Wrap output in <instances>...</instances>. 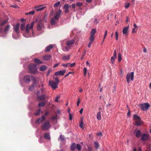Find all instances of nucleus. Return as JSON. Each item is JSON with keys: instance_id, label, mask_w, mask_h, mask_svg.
<instances>
[{"instance_id": "e433bc0d", "label": "nucleus", "mask_w": 151, "mask_h": 151, "mask_svg": "<svg viewBox=\"0 0 151 151\" xmlns=\"http://www.w3.org/2000/svg\"><path fill=\"white\" fill-rule=\"evenodd\" d=\"M76 149L78 150H81V146L79 144H77L76 146Z\"/></svg>"}, {"instance_id": "13d9d810", "label": "nucleus", "mask_w": 151, "mask_h": 151, "mask_svg": "<svg viewBox=\"0 0 151 151\" xmlns=\"http://www.w3.org/2000/svg\"><path fill=\"white\" fill-rule=\"evenodd\" d=\"M114 56H115V57L116 56V49H115L114 51Z\"/></svg>"}, {"instance_id": "9d476101", "label": "nucleus", "mask_w": 151, "mask_h": 151, "mask_svg": "<svg viewBox=\"0 0 151 151\" xmlns=\"http://www.w3.org/2000/svg\"><path fill=\"white\" fill-rule=\"evenodd\" d=\"M134 73L132 72L129 73H128L126 75V80L127 83H129L130 82V79L131 81H133L134 80Z\"/></svg>"}, {"instance_id": "e2e57ef3", "label": "nucleus", "mask_w": 151, "mask_h": 151, "mask_svg": "<svg viewBox=\"0 0 151 151\" xmlns=\"http://www.w3.org/2000/svg\"><path fill=\"white\" fill-rule=\"evenodd\" d=\"M72 7L73 8L75 9L76 8V4H72Z\"/></svg>"}, {"instance_id": "393cba45", "label": "nucleus", "mask_w": 151, "mask_h": 151, "mask_svg": "<svg viewBox=\"0 0 151 151\" xmlns=\"http://www.w3.org/2000/svg\"><path fill=\"white\" fill-rule=\"evenodd\" d=\"M47 67L45 65H43L40 68V70L41 71H44L47 69Z\"/></svg>"}, {"instance_id": "473e14b6", "label": "nucleus", "mask_w": 151, "mask_h": 151, "mask_svg": "<svg viewBox=\"0 0 151 151\" xmlns=\"http://www.w3.org/2000/svg\"><path fill=\"white\" fill-rule=\"evenodd\" d=\"M122 60V55L120 53H119L118 54V61L120 62Z\"/></svg>"}, {"instance_id": "cd10ccee", "label": "nucleus", "mask_w": 151, "mask_h": 151, "mask_svg": "<svg viewBox=\"0 0 151 151\" xmlns=\"http://www.w3.org/2000/svg\"><path fill=\"white\" fill-rule=\"evenodd\" d=\"M96 30L95 29H91V32L90 35L94 36V34L96 33Z\"/></svg>"}, {"instance_id": "dca6fc26", "label": "nucleus", "mask_w": 151, "mask_h": 151, "mask_svg": "<svg viewBox=\"0 0 151 151\" xmlns=\"http://www.w3.org/2000/svg\"><path fill=\"white\" fill-rule=\"evenodd\" d=\"M45 116H42L41 117L38 119L36 121V123H41L43 121L45 120Z\"/></svg>"}, {"instance_id": "6e6d98bb", "label": "nucleus", "mask_w": 151, "mask_h": 151, "mask_svg": "<svg viewBox=\"0 0 151 151\" xmlns=\"http://www.w3.org/2000/svg\"><path fill=\"white\" fill-rule=\"evenodd\" d=\"M10 7H12L15 8L18 7L17 5H11L10 6Z\"/></svg>"}, {"instance_id": "7c9ffc66", "label": "nucleus", "mask_w": 151, "mask_h": 151, "mask_svg": "<svg viewBox=\"0 0 151 151\" xmlns=\"http://www.w3.org/2000/svg\"><path fill=\"white\" fill-rule=\"evenodd\" d=\"M101 112L100 111L97 114V119L99 120H101Z\"/></svg>"}, {"instance_id": "c03bdc74", "label": "nucleus", "mask_w": 151, "mask_h": 151, "mask_svg": "<svg viewBox=\"0 0 151 151\" xmlns=\"http://www.w3.org/2000/svg\"><path fill=\"white\" fill-rule=\"evenodd\" d=\"M94 144L95 145V147L97 148H98L99 147V143L96 142H94Z\"/></svg>"}, {"instance_id": "603ef678", "label": "nucleus", "mask_w": 151, "mask_h": 151, "mask_svg": "<svg viewBox=\"0 0 151 151\" xmlns=\"http://www.w3.org/2000/svg\"><path fill=\"white\" fill-rule=\"evenodd\" d=\"M57 115H56L55 116H52V120H57Z\"/></svg>"}, {"instance_id": "774afa93", "label": "nucleus", "mask_w": 151, "mask_h": 151, "mask_svg": "<svg viewBox=\"0 0 151 151\" xmlns=\"http://www.w3.org/2000/svg\"><path fill=\"white\" fill-rule=\"evenodd\" d=\"M83 110V108H81L79 112H80V113L81 114H82Z\"/></svg>"}, {"instance_id": "ddd939ff", "label": "nucleus", "mask_w": 151, "mask_h": 151, "mask_svg": "<svg viewBox=\"0 0 151 151\" xmlns=\"http://www.w3.org/2000/svg\"><path fill=\"white\" fill-rule=\"evenodd\" d=\"M46 6H44L43 5H41L35 6L34 7V9L36 11H39L42 10Z\"/></svg>"}, {"instance_id": "69168bd1", "label": "nucleus", "mask_w": 151, "mask_h": 151, "mask_svg": "<svg viewBox=\"0 0 151 151\" xmlns=\"http://www.w3.org/2000/svg\"><path fill=\"white\" fill-rule=\"evenodd\" d=\"M132 32L133 33L136 32L137 30H135V28H134L133 29Z\"/></svg>"}, {"instance_id": "de8ad7c7", "label": "nucleus", "mask_w": 151, "mask_h": 151, "mask_svg": "<svg viewBox=\"0 0 151 151\" xmlns=\"http://www.w3.org/2000/svg\"><path fill=\"white\" fill-rule=\"evenodd\" d=\"M115 37L116 39V40H117L118 39V32L117 31H116L115 33Z\"/></svg>"}, {"instance_id": "a19ab883", "label": "nucleus", "mask_w": 151, "mask_h": 151, "mask_svg": "<svg viewBox=\"0 0 151 151\" xmlns=\"http://www.w3.org/2000/svg\"><path fill=\"white\" fill-rule=\"evenodd\" d=\"M60 98V96H57L55 100V101L56 102H58Z\"/></svg>"}, {"instance_id": "37998d69", "label": "nucleus", "mask_w": 151, "mask_h": 151, "mask_svg": "<svg viewBox=\"0 0 151 151\" xmlns=\"http://www.w3.org/2000/svg\"><path fill=\"white\" fill-rule=\"evenodd\" d=\"M35 12L34 11H31L29 12L28 13H26V14L28 15V14H31V15H33L35 14Z\"/></svg>"}, {"instance_id": "4468645a", "label": "nucleus", "mask_w": 151, "mask_h": 151, "mask_svg": "<svg viewBox=\"0 0 151 151\" xmlns=\"http://www.w3.org/2000/svg\"><path fill=\"white\" fill-rule=\"evenodd\" d=\"M65 70H60L55 72V76H58L59 75L62 76L65 74Z\"/></svg>"}, {"instance_id": "b1692460", "label": "nucleus", "mask_w": 151, "mask_h": 151, "mask_svg": "<svg viewBox=\"0 0 151 151\" xmlns=\"http://www.w3.org/2000/svg\"><path fill=\"white\" fill-rule=\"evenodd\" d=\"M70 55H68L67 56H64L62 57V59L63 60L65 61L66 60H69L70 59Z\"/></svg>"}, {"instance_id": "4be33fe9", "label": "nucleus", "mask_w": 151, "mask_h": 151, "mask_svg": "<svg viewBox=\"0 0 151 151\" xmlns=\"http://www.w3.org/2000/svg\"><path fill=\"white\" fill-rule=\"evenodd\" d=\"M10 27L9 25H7L6 26L4 29V32L5 33H6V32L9 31Z\"/></svg>"}, {"instance_id": "0eeeda50", "label": "nucleus", "mask_w": 151, "mask_h": 151, "mask_svg": "<svg viewBox=\"0 0 151 151\" xmlns=\"http://www.w3.org/2000/svg\"><path fill=\"white\" fill-rule=\"evenodd\" d=\"M28 68L30 72L32 73L35 74L37 72V65L35 64H30L28 66Z\"/></svg>"}, {"instance_id": "09e8293b", "label": "nucleus", "mask_w": 151, "mask_h": 151, "mask_svg": "<svg viewBox=\"0 0 151 151\" xmlns=\"http://www.w3.org/2000/svg\"><path fill=\"white\" fill-rule=\"evenodd\" d=\"M83 5V4L81 2H78L76 4V5L77 6H81Z\"/></svg>"}, {"instance_id": "ea45409f", "label": "nucleus", "mask_w": 151, "mask_h": 151, "mask_svg": "<svg viewBox=\"0 0 151 151\" xmlns=\"http://www.w3.org/2000/svg\"><path fill=\"white\" fill-rule=\"evenodd\" d=\"M60 1H58L57 3H55L54 5L55 7L58 6L60 4Z\"/></svg>"}, {"instance_id": "aec40b11", "label": "nucleus", "mask_w": 151, "mask_h": 151, "mask_svg": "<svg viewBox=\"0 0 151 151\" xmlns=\"http://www.w3.org/2000/svg\"><path fill=\"white\" fill-rule=\"evenodd\" d=\"M129 27V25L127 27H124L123 29V33L124 34L127 35L128 34V27Z\"/></svg>"}, {"instance_id": "3c124183", "label": "nucleus", "mask_w": 151, "mask_h": 151, "mask_svg": "<svg viewBox=\"0 0 151 151\" xmlns=\"http://www.w3.org/2000/svg\"><path fill=\"white\" fill-rule=\"evenodd\" d=\"M99 23V22L98 21V20L96 18H95L94 19V24H98Z\"/></svg>"}, {"instance_id": "bf43d9fd", "label": "nucleus", "mask_w": 151, "mask_h": 151, "mask_svg": "<svg viewBox=\"0 0 151 151\" xmlns=\"http://www.w3.org/2000/svg\"><path fill=\"white\" fill-rule=\"evenodd\" d=\"M52 71V70L50 69H49L48 70L47 73V75L48 76L50 73H51Z\"/></svg>"}, {"instance_id": "58836bf2", "label": "nucleus", "mask_w": 151, "mask_h": 151, "mask_svg": "<svg viewBox=\"0 0 151 151\" xmlns=\"http://www.w3.org/2000/svg\"><path fill=\"white\" fill-rule=\"evenodd\" d=\"M94 39V36L90 35L89 40L90 41H93Z\"/></svg>"}, {"instance_id": "864d4df0", "label": "nucleus", "mask_w": 151, "mask_h": 151, "mask_svg": "<svg viewBox=\"0 0 151 151\" xmlns=\"http://www.w3.org/2000/svg\"><path fill=\"white\" fill-rule=\"evenodd\" d=\"M75 65H76L75 63H73L71 64H70L69 65L70 67H73Z\"/></svg>"}, {"instance_id": "1a4fd4ad", "label": "nucleus", "mask_w": 151, "mask_h": 151, "mask_svg": "<svg viewBox=\"0 0 151 151\" xmlns=\"http://www.w3.org/2000/svg\"><path fill=\"white\" fill-rule=\"evenodd\" d=\"M133 119L135 121V125L136 126H138L141 125L142 121L139 116L136 114H134L133 115Z\"/></svg>"}, {"instance_id": "7ed1b4c3", "label": "nucleus", "mask_w": 151, "mask_h": 151, "mask_svg": "<svg viewBox=\"0 0 151 151\" xmlns=\"http://www.w3.org/2000/svg\"><path fill=\"white\" fill-rule=\"evenodd\" d=\"M31 79L33 81V83L36 85L37 82L35 78L33 76L31 75H26L24 76L23 78L24 81L27 83L30 82Z\"/></svg>"}, {"instance_id": "c9c22d12", "label": "nucleus", "mask_w": 151, "mask_h": 151, "mask_svg": "<svg viewBox=\"0 0 151 151\" xmlns=\"http://www.w3.org/2000/svg\"><path fill=\"white\" fill-rule=\"evenodd\" d=\"M25 24L24 23H22L21 25V29L22 30H23L24 29Z\"/></svg>"}, {"instance_id": "5fc2aeb1", "label": "nucleus", "mask_w": 151, "mask_h": 151, "mask_svg": "<svg viewBox=\"0 0 151 151\" xmlns=\"http://www.w3.org/2000/svg\"><path fill=\"white\" fill-rule=\"evenodd\" d=\"M83 121H81V123H80L79 126L81 128H83Z\"/></svg>"}, {"instance_id": "a18cd8bd", "label": "nucleus", "mask_w": 151, "mask_h": 151, "mask_svg": "<svg viewBox=\"0 0 151 151\" xmlns=\"http://www.w3.org/2000/svg\"><path fill=\"white\" fill-rule=\"evenodd\" d=\"M59 138H60V139L62 141H64L65 139L64 136H62V135H60Z\"/></svg>"}, {"instance_id": "49530a36", "label": "nucleus", "mask_w": 151, "mask_h": 151, "mask_svg": "<svg viewBox=\"0 0 151 151\" xmlns=\"http://www.w3.org/2000/svg\"><path fill=\"white\" fill-rule=\"evenodd\" d=\"M54 78L55 79V82H56L55 83H57V84H58L59 83V81L58 78Z\"/></svg>"}, {"instance_id": "052dcab7", "label": "nucleus", "mask_w": 151, "mask_h": 151, "mask_svg": "<svg viewBox=\"0 0 151 151\" xmlns=\"http://www.w3.org/2000/svg\"><path fill=\"white\" fill-rule=\"evenodd\" d=\"M69 115L70 120H72V119L73 117H72V116L71 114H69Z\"/></svg>"}, {"instance_id": "423d86ee", "label": "nucleus", "mask_w": 151, "mask_h": 151, "mask_svg": "<svg viewBox=\"0 0 151 151\" xmlns=\"http://www.w3.org/2000/svg\"><path fill=\"white\" fill-rule=\"evenodd\" d=\"M74 43L75 41L73 40L67 41L66 43V46L64 48H63V50L64 51H65V50L66 51H69L70 50L72 45Z\"/></svg>"}, {"instance_id": "4d7b16f0", "label": "nucleus", "mask_w": 151, "mask_h": 151, "mask_svg": "<svg viewBox=\"0 0 151 151\" xmlns=\"http://www.w3.org/2000/svg\"><path fill=\"white\" fill-rule=\"evenodd\" d=\"M80 103V99L79 98L77 102V105L78 106H79V104Z\"/></svg>"}, {"instance_id": "338daca9", "label": "nucleus", "mask_w": 151, "mask_h": 151, "mask_svg": "<svg viewBox=\"0 0 151 151\" xmlns=\"http://www.w3.org/2000/svg\"><path fill=\"white\" fill-rule=\"evenodd\" d=\"M59 65V63H56L53 66V68H55V67H57Z\"/></svg>"}, {"instance_id": "680f3d73", "label": "nucleus", "mask_w": 151, "mask_h": 151, "mask_svg": "<svg viewBox=\"0 0 151 151\" xmlns=\"http://www.w3.org/2000/svg\"><path fill=\"white\" fill-rule=\"evenodd\" d=\"M86 53V51L85 50L84 52V53L83 54V55L81 58V59H83V58L85 55Z\"/></svg>"}, {"instance_id": "5701e85b", "label": "nucleus", "mask_w": 151, "mask_h": 151, "mask_svg": "<svg viewBox=\"0 0 151 151\" xmlns=\"http://www.w3.org/2000/svg\"><path fill=\"white\" fill-rule=\"evenodd\" d=\"M51 57V55H46L43 57V59L45 60H49Z\"/></svg>"}, {"instance_id": "20e7f679", "label": "nucleus", "mask_w": 151, "mask_h": 151, "mask_svg": "<svg viewBox=\"0 0 151 151\" xmlns=\"http://www.w3.org/2000/svg\"><path fill=\"white\" fill-rule=\"evenodd\" d=\"M19 25L20 24L19 23H17L15 25H13V32H15L17 35V36H15L14 33L13 34L12 36L14 39H17L19 37L18 34L19 33Z\"/></svg>"}, {"instance_id": "4c0bfd02", "label": "nucleus", "mask_w": 151, "mask_h": 151, "mask_svg": "<svg viewBox=\"0 0 151 151\" xmlns=\"http://www.w3.org/2000/svg\"><path fill=\"white\" fill-rule=\"evenodd\" d=\"M41 111V110L40 109H39L35 113V116L39 115L40 114V112Z\"/></svg>"}, {"instance_id": "79ce46f5", "label": "nucleus", "mask_w": 151, "mask_h": 151, "mask_svg": "<svg viewBox=\"0 0 151 151\" xmlns=\"http://www.w3.org/2000/svg\"><path fill=\"white\" fill-rule=\"evenodd\" d=\"M70 65L69 63H64L63 64H62V66L65 67H68Z\"/></svg>"}, {"instance_id": "a211bd4d", "label": "nucleus", "mask_w": 151, "mask_h": 151, "mask_svg": "<svg viewBox=\"0 0 151 151\" xmlns=\"http://www.w3.org/2000/svg\"><path fill=\"white\" fill-rule=\"evenodd\" d=\"M44 137L46 139L50 140V133L48 132L45 133L44 135Z\"/></svg>"}, {"instance_id": "72a5a7b5", "label": "nucleus", "mask_w": 151, "mask_h": 151, "mask_svg": "<svg viewBox=\"0 0 151 151\" xmlns=\"http://www.w3.org/2000/svg\"><path fill=\"white\" fill-rule=\"evenodd\" d=\"M45 104V103L44 101L41 102L39 104V106L40 107H43L44 106Z\"/></svg>"}, {"instance_id": "f03ea898", "label": "nucleus", "mask_w": 151, "mask_h": 151, "mask_svg": "<svg viewBox=\"0 0 151 151\" xmlns=\"http://www.w3.org/2000/svg\"><path fill=\"white\" fill-rule=\"evenodd\" d=\"M61 13V10H59L55 14L54 17L52 18L50 20V23L52 25H55L57 23L60 17V15Z\"/></svg>"}, {"instance_id": "412c9836", "label": "nucleus", "mask_w": 151, "mask_h": 151, "mask_svg": "<svg viewBox=\"0 0 151 151\" xmlns=\"http://www.w3.org/2000/svg\"><path fill=\"white\" fill-rule=\"evenodd\" d=\"M53 47V46L52 45H50L49 46H48L46 47L45 50L46 52H48L50 51Z\"/></svg>"}, {"instance_id": "6e6552de", "label": "nucleus", "mask_w": 151, "mask_h": 151, "mask_svg": "<svg viewBox=\"0 0 151 151\" xmlns=\"http://www.w3.org/2000/svg\"><path fill=\"white\" fill-rule=\"evenodd\" d=\"M41 127L42 130L47 131L51 127V125L49 122H45L42 125Z\"/></svg>"}, {"instance_id": "a878e982", "label": "nucleus", "mask_w": 151, "mask_h": 151, "mask_svg": "<svg viewBox=\"0 0 151 151\" xmlns=\"http://www.w3.org/2000/svg\"><path fill=\"white\" fill-rule=\"evenodd\" d=\"M36 84H37V83ZM36 85H35V84H34V83H33V84L32 85L30 86L29 87V88H28L29 90V91H32V90H33L34 89L35 87V86H36Z\"/></svg>"}, {"instance_id": "c85d7f7f", "label": "nucleus", "mask_w": 151, "mask_h": 151, "mask_svg": "<svg viewBox=\"0 0 151 151\" xmlns=\"http://www.w3.org/2000/svg\"><path fill=\"white\" fill-rule=\"evenodd\" d=\"M34 62L37 64H42L43 62L37 58H35L34 60Z\"/></svg>"}, {"instance_id": "9b49d317", "label": "nucleus", "mask_w": 151, "mask_h": 151, "mask_svg": "<svg viewBox=\"0 0 151 151\" xmlns=\"http://www.w3.org/2000/svg\"><path fill=\"white\" fill-rule=\"evenodd\" d=\"M142 110L144 111L147 110L150 107V105L148 103L142 104L139 105Z\"/></svg>"}, {"instance_id": "f257e3e1", "label": "nucleus", "mask_w": 151, "mask_h": 151, "mask_svg": "<svg viewBox=\"0 0 151 151\" xmlns=\"http://www.w3.org/2000/svg\"><path fill=\"white\" fill-rule=\"evenodd\" d=\"M34 22H32L30 24H27L26 27L25 33L23 35L26 37H34L33 30V27L34 25Z\"/></svg>"}, {"instance_id": "2f4dec72", "label": "nucleus", "mask_w": 151, "mask_h": 151, "mask_svg": "<svg viewBox=\"0 0 151 151\" xmlns=\"http://www.w3.org/2000/svg\"><path fill=\"white\" fill-rule=\"evenodd\" d=\"M116 56L115 57V56H113L111 57V60L112 64L114 63L115 59L116 58Z\"/></svg>"}, {"instance_id": "6ab92c4d", "label": "nucleus", "mask_w": 151, "mask_h": 151, "mask_svg": "<svg viewBox=\"0 0 151 151\" xmlns=\"http://www.w3.org/2000/svg\"><path fill=\"white\" fill-rule=\"evenodd\" d=\"M37 97L39 100H42L45 99L46 96L45 94H43L40 96L38 95L37 96Z\"/></svg>"}, {"instance_id": "f704fd0d", "label": "nucleus", "mask_w": 151, "mask_h": 151, "mask_svg": "<svg viewBox=\"0 0 151 151\" xmlns=\"http://www.w3.org/2000/svg\"><path fill=\"white\" fill-rule=\"evenodd\" d=\"M125 8V9H128L130 6V4L129 3L126 2L124 4Z\"/></svg>"}, {"instance_id": "2eb2a0df", "label": "nucleus", "mask_w": 151, "mask_h": 151, "mask_svg": "<svg viewBox=\"0 0 151 151\" xmlns=\"http://www.w3.org/2000/svg\"><path fill=\"white\" fill-rule=\"evenodd\" d=\"M149 137V135L144 134H142L141 136V139L142 141H146L147 140Z\"/></svg>"}, {"instance_id": "bb28decb", "label": "nucleus", "mask_w": 151, "mask_h": 151, "mask_svg": "<svg viewBox=\"0 0 151 151\" xmlns=\"http://www.w3.org/2000/svg\"><path fill=\"white\" fill-rule=\"evenodd\" d=\"M141 134V132L139 130H137L136 132V134H135L136 136L138 138L140 136Z\"/></svg>"}, {"instance_id": "f3484780", "label": "nucleus", "mask_w": 151, "mask_h": 151, "mask_svg": "<svg viewBox=\"0 0 151 151\" xmlns=\"http://www.w3.org/2000/svg\"><path fill=\"white\" fill-rule=\"evenodd\" d=\"M71 6L70 5L69 6L67 4H65L63 6V8L65 9V13L69 12V8Z\"/></svg>"}, {"instance_id": "39448f33", "label": "nucleus", "mask_w": 151, "mask_h": 151, "mask_svg": "<svg viewBox=\"0 0 151 151\" xmlns=\"http://www.w3.org/2000/svg\"><path fill=\"white\" fill-rule=\"evenodd\" d=\"M44 20L45 22H46V20L45 19V18L43 17L42 20H41L39 23L37 25V29L38 31H41L42 33L44 32V25L42 23V20Z\"/></svg>"}, {"instance_id": "c756f323", "label": "nucleus", "mask_w": 151, "mask_h": 151, "mask_svg": "<svg viewBox=\"0 0 151 151\" xmlns=\"http://www.w3.org/2000/svg\"><path fill=\"white\" fill-rule=\"evenodd\" d=\"M76 146V144L75 143H72L70 149L71 150H74L75 149Z\"/></svg>"}, {"instance_id": "0e129e2a", "label": "nucleus", "mask_w": 151, "mask_h": 151, "mask_svg": "<svg viewBox=\"0 0 151 151\" xmlns=\"http://www.w3.org/2000/svg\"><path fill=\"white\" fill-rule=\"evenodd\" d=\"M41 91L42 93H44L45 91V88H41Z\"/></svg>"}, {"instance_id": "8fccbe9b", "label": "nucleus", "mask_w": 151, "mask_h": 151, "mask_svg": "<svg viewBox=\"0 0 151 151\" xmlns=\"http://www.w3.org/2000/svg\"><path fill=\"white\" fill-rule=\"evenodd\" d=\"M83 70L84 71V75L85 76H86V73L87 72V69L85 68H84Z\"/></svg>"}, {"instance_id": "f8f14e48", "label": "nucleus", "mask_w": 151, "mask_h": 151, "mask_svg": "<svg viewBox=\"0 0 151 151\" xmlns=\"http://www.w3.org/2000/svg\"><path fill=\"white\" fill-rule=\"evenodd\" d=\"M49 85L53 89H55L58 87V84L53 81H49Z\"/></svg>"}]
</instances>
